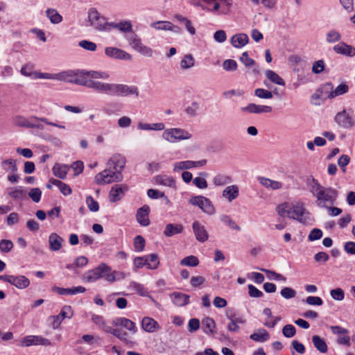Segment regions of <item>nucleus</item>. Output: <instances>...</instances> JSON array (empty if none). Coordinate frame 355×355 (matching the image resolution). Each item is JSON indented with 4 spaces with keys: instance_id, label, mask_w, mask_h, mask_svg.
I'll use <instances>...</instances> for the list:
<instances>
[{
    "instance_id": "nucleus-1",
    "label": "nucleus",
    "mask_w": 355,
    "mask_h": 355,
    "mask_svg": "<svg viewBox=\"0 0 355 355\" xmlns=\"http://www.w3.org/2000/svg\"><path fill=\"white\" fill-rule=\"evenodd\" d=\"M125 163L126 159L123 155H113L107 161L106 168L95 176V182L100 185L121 182L123 180L122 171Z\"/></svg>"
},
{
    "instance_id": "nucleus-2",
    "label": "nucleus",
    "mask_w": 355,
    "mask_h": 355,
    "mask_svg": "<svg viewBox=\"0 0 355 355\" xmlns=\"http://www.w3.org/2000/svg\"><path fill=\"white\" fill-rule=\"evenodd\" d=\"M306 184L310 192L317 199V205L320 207L327 208V204L332 205L334 204L338 192L331 187H324L313 176L306 179Z\"/></svg>"
},
{
    "instance_id": "nucleus-3",
    "label": "nucleus",
    "mask_w": 355,
    "mask_h": 355,
    "mask_svg": "<svg viewBox=\"0 0 355 355\" xmlns=\"http://www.w3.org/2000/svg\"><path fill=\"white\" fill-rule=\"evenodd\" d=\"M116 273L115 271H112L111 267L105 263H101L95 268L87 272L84 277L89 282L104 278L106 281L113 283L116 279Z\"/></svg>"
},
{
    "instance_id": "nucleus-4",
    "label": "nucleus",
    "mask_w": 355,
    "mask_h": 355,
    "mask_svg": "<svg viewBox=\"0 0 355 355\" xmlns=\"http://www.w3.org/2000/svg\"><path fill=\"white\" fill-rule=\"evenodd\" d=\"M92 320L98 325L106 333L112 334L114 336L121 340L125 344H128L130 340L128 338V334L119 328H113L105 322L102 316L98 315H92Z\"/></svg>"
},
{
    "instance_id": "nucleus-5",
    "label": "nucleus",
    "mask_w": 355,
    "mask_h": 355,
    "mask_svg": "<svg viewBox=\"0 0 355 355\" xmlns=\"http://www.w3.org/2000/svg\"><path fill=\"white\" fill-rule=\"evenodd\" d=\"M289 218L297 220L304 225H308L312 221L311 214L302 202H297L292 205L290 207Z\"/></svg>"
},
{
    "instance_id": "nucleus-6",
    "label": "nucleus",
    "mask_w": 355,
    "mask_h": 355,
    "mask_svg": "<svg viewBox=\"0 0 355 355\" xmlns=\"http://www.w3.org/2000/svg\"><path fill=\"white\" fill-rule=\"evenodd\" d=\"M88 21L90 26L98 31H110V22H107L106 18L102 16L94 8H90L88 11Z\"/></svg>"
},
{
    "instance_id": "nucleus-7",
    "label": "nucleus",
    "mask_w": 355,
    "mask_h": 355,
    "mask_svg": "<svg viewBox=\"0 0 355 355\" xmlns=\"http://www.w3.org/2000/svg\"><path fill=\"white\" fill-rule=\"evenodd\" d=\"M162 138L170 143H176L191 139V134L182 128H172L164 130Z\"/></svg>"
},
{
    "instance_id": "nucleus-8",
    "label": "nucleus",
    "mask_w": 355,
    "mask_h": 355,
    "mask_svg": "<svg viewBox=\"0 0 355 355\" xmlns=\"http://www.w3.org/2000/svg\"><path fill=\"white\" fill-rule=\"evenodd\" d=\"M189 202L193 206L198 207L204 213L208 215H213L216 212L211 201L205 196H193L189 199Z\"/></svg>"
},
{
    "instance_id": "nucleus-9",
    "label": "nucleus",
    "mask_w": 355,
    "mask_h": 355,
    "mask_svg": "<svg viewBox=\"0 0 355 355\" xmlns=\"http://www.w3.org/2000/svg\"><path fill=\"white\" fill-rule=\"evenodd\" d=\"M139 94V92L137 87L135 85L112 83L111 96L125 97L130 95H135L136 97H138Z\"/></svg>"
},
{
    "instance_id": "nucleus-10",
    "label": "nucleus",
    "mask_w": 355,
    "mask_h": 355,
    "mask_svg": "<svg viewBox=\"0 0 355 355\" xmlns=\"http://www.w3.org/2000/svg\"><path fill=\"white\" fill-rule=\"evenodd\" d=\"M335 122L344 129H352L355 125L353 116L347 112L345 110L336 114L334 118Z\"/></svg>"
},
{
    "instance_id": "nucleus-11",
    "label": "nucleus",
    "mask_w": 355,
    "mask_h": 355,
    "mask_svg": "<svg viewBox=\"0 0 355 355\" xmlns=\"http://www.w3.org/2000/svg\"><path fill=\"white\" fill-rule=\"evenodd\" d=\"M0 280H2L5 282H8L19 289L26 288L30 284L29 279L24 275H0Z\"/></svg>"
},
{
    "instance_id": "nucleus-12",
    "label": "nucleus",
    "mask_w": 355,
    "mask_h": 355,
    "mask_svg": "<svg viewBox=\"0 0 355 355\" xmlns=\"http://www.w3.org/2000/svg\"><path fill=\"white\" fill-rule=\"evenodd\" d=\"M207 164V159H201L199 161H191V160H187V161H181L175 163L173 171L175 172L185 170V169H190L193 168H199L201 166H205Z\"/></svg>"
},
{
    "instance_id": "nucleus-13",
    "label": "nucleus",
    "mask_w": 355,
    "mask_h": 355,
    "mask_svg": "<svg viewBox=\"0 0 355 355\" xmlns=\"http://www.w3.org/2000/svg\"><path fill=\"white\" fill-rule=\"evenodd\" d=\"M128 190L126 184H115L112 187L109 193V199L112 202L119 201Z\"/></svg>"
},
{
    "instance_id": "nucleus-14",
    "label": "nucleus",
    "mask_w": 355,
    "mask_h": 355,
    "mask_svg": "<svg viewBox=\"0 0 355 355\" xmlns=\"http://www.w3.org/2000/svg\"><path fill=\"white\" fill-rule=\"evenodd\" d=\"M105 53L107 57L113 59L130 60L132 58V56L128 53L116 47H106Z\"/></svg>"
},
{
    "instance_id": "nucleus-15",
    "label": "nucleus",
    "mask_w": 355,
    "mask_h": 355,
    "mask_svg": "<svg viewBox=\"0 0 355 355\" xmlns=\"http://www.w3.org/2000/svg\"><path fill=\"white\" fill-rule=\"evenodd\" d=\"M243 112L250 114L270 113L272 112V107L268 105H257L255 103H249L247 106L241 108Z\"/></svg>"
},
{
    "instance_id": "nucleus-16",
    "label": "nucleus",
    "mask_w": 355,
    "mask_h": 355,
    "mask_svg": "<svg viewBox=\"0 0 355 355\" xmlns=\"http://www.w3.org/2000/svg\"><path fill=\"white\" fill-rule=\"evenodd\" d=\"M112 83L100 82L92 80L89 88L94 89L98 93L105 94L111 96Z\"/></svg>"
},
{
    "instance_id": "nucleus-17",
    "label": "nucleus",
    "mask_w": 355,
    "mask_h": 355,
    "mask_svg": "<svg viewBox=\"0 0 355 355\" xmlns=\"http://www.w3.org/2000/svg\"><path fill=\"white\" fill-rule=\"evenodd\" d=\"M112 324L116 327H124L132 334H135L137 331V328L135 323L125 318H116L112 320Z\"/></svg>"
},
{
    "instance_id": "nucleus-18",
    "label": "nucleus",
    "mask_w": 355,
    "mask_h": 355,
    "mask_svg": "<svg viewBox=\"0 0 355 355\" xmlns=\"http://www.w3.org/2000/svg\"><path fill=\"white\" fill-rule=\"evenodd\" d=\"M83 73V70H67L57 73V80L64 81L69 83H74V79Z\"/></svg>"
},
{
    "instance_id": "nucleus-19",
    "label": "nucleus",
    "mask_w": 355,
    "mask_h": 355,
    "mask_svg": "<svg viewBox=\"0 0 355 355\" xmlns=\"http://www.w3.org/2000/svg\"><path fill=\"white\" fill-rule=\"evenodd\" d=\"M150 207L147 205L139 208L137 211V220L142 226H148L150 224L149 214Z\"/></svg>"
},
{
    "instance_id": "nucleus-20",
    "label": "nucleus",
    "mask_w": 355,
    "mask_h": 355,
    "mask_svg": "<svg viewBox=\"0 0 355 355\" xmlns=\"http://www.w3.org/2000/svg\"><path fill=\"white\" fill-rule=\"evenodd\" d=\"M334 51L340 55L354 57L355 56V48L345 42H340L333 47Z\"/></svg>"
},
{
    "instance_id": "nucleus-21",
    "label": "nucleus",
    "mask_w": 355,
    "mask_h": 355,
    "mask_svg": "<svg viewBox=\"0 0 355 355\" xmlns=\"http://www.w3.org/2000/svg\"><path fill=\"white\" fill-rule=\"evenodd\" d=\"M193 230L197 240L200 242H205L208 239V234L205 227L201 225L198 221H195L193 223Z\"/></svg>"
},
{
    "instance_id": "nucleus-22",
    "label": "nucleus",
    "mask_w": 355,
    "mask_h": 355,
    "mask_svg": "<svg viewBox=\"0 0 355 355\" xmlns=\"http://www.w3.org/2000/svg\"><path fill=\"white\" fill-rule=\"evenodd\" d=\"M249 42L248 35L245 33H239L234 35L231 39L230 42L235 48L239 49L245 46Z\"/></svg>"
},
{
    "instance_id": "nucleus-23",
    "label": "nucleus",
    "mask_w": 355,
    "mask_h": 355,
    "mask_svg": "<svg viewBox=\"0 0 355 355\" xmlns=\"http://www.w3.org/2000/svg\"><path fill=\"white\" fill-rule=\"evenodd\" d=\"M239 195V189L237 185L232 184L227 186L223 191L222 196L229 202H232L238 198Z\"/></svg>"
},
{
    "instance_id": "nucleus-24",
    "label": "nucleus",
    "mask_w": 355,
    "mask_h": 355,
    "mask_svg": "<svg viewBox=\"0 0 355 355\" xmlns=\"http://www.w3.org/2000/svg\"><path fill=\"white\" fill-rule=\"evenodd\" d=\"M189 297L190 296L189 295L179 292H174L171 294V298L172 299L173 303L179 306L188 304L189 303Z\"/></svg>"
},
{
    "instance_id": "nucleus-25",
    "label": "nucleus",
    "mask_w": 355,
    "mask_h": 355,
    "mask_svg": "<svg viewBox=\"0 0 355 355\" xmlns=\"http://www.w3.org/2000/svg\"><path fill=\"white\" fill-rule=\"evenodd\" d=\"M141 327L143 329L147 332H154L159 329V325L154 319L145 317L141 321Z\"/></svg>"
},
{
    "instance_id": "nucleus-26",
    "label": "nucleus",
    "mask_w": 355,
    "mask_h": 355,
    "mask_svg": "<svg viewBox=\"0 0 355 355\" xmlns=\"http://www.w3.org/2000/svg\"><path fill=\"white\" fill-rule=\"evenodd\" d=\"M155 182L159 185L174 188L175 187V179L166 175H159L154 178Z\"/></svg>"
},
{
    "instance_id": "nucleus-27",
    "label": "nucleus",
    "mask_w": 355,
    "mask_h": 355,
    "mask_svg": "<svg viewBox=\"0 0 355 355\" xmlns=\"http://www.w3.org/2000/svg\"><path fill=\"white\" fill-rule=\"evenodd\" d=\"M259 182L267 189L277 190L282 187V183L264 177L258 178Z\"/></svg>"
},
{
    "instance_id": "nucleus-28",
    "label": "nucleus",
    "mask_w": 355,
    "mask_h": 355,
    "mask_svg": "<svg viewBox=\"0 0 355 355\" xmlns=\"http://www.w3.org/2000/svg\"><path fill=\"white\" fill-rule=\"evenodd\" d=\"M109 27L110 31L112 28L118 29L123 33H128L132 31V25L130 21H123L119 23L110 22Z\"/></svg>"
},
{
    "instance_id": "nucleus-29",
    "label": "nucleus",
    "mask_w": 355,
    "mask_h": 355,
    "mask_svg": "<svg viewBox=\"0 0 355 355\" xmlns=\"http://www.w3.org/2000/svg\"><path fill=\"white\" fill-rule=\"evenodd\" d=\"M312 343L315 349L322 354H324L328 351L327 345L322 338L318 335H314L312 337Z\"/></svg>"
},
{
    "instance_id": "nucleus-30",
    "label": "nucleus",
    "mask_w": 355,
    "mask_h": 355,
    "mask_svg": "<svg viewBox=\"0 0 355 355\" xmlns=\"http://www.w3.org/2000/svg\"><path fill=\"white\" fill-rule=\"evenodd\" d=\"M69 167L67 164H55L52 168L53 175L60 179H64L67 177Z\"/></svg>"
},
{
    "instance_id": "nucleus-31",
    "label": "nucleus",
    "mask_w": 355,
    "mask_h": 355,
    "mask_svg": "<svg viewBox=\"0 0 355 355\" xmlns=\"http://www.w3.org/2000/svg\"><path fill=\"white\" fill-rule=\"evenodd\" d=\"M250 338L256 342H265L270 338L269 333L264 329H260L250 336Z\"/></svg>"
},
{
    "instance_id": "nucleus-32",
    "label": "nucleus",
    "mask_w": 355,
    "mask_h": 355,
    "mask_svg": "<svg viewBox=\"0 0 355 355\" xmlns=\"http://www.w3.org/2000/svg\"><path fill=\"white\" fill-rule=\"evenodd\" d=\"M183 227L179 224H168L164 230V234L166 236H172L182 232Z\"/></svg>"
},
{
    "instance_id": "nucleus-33",
    "label": "nucleus",
    "mask_w": 355,
    "mask_h": 355,
    "mask_svg": "<svg viewBox=\"0 0 355 355\" xmlns=\"http://www.w3.org/2000/svg\"><path fill=\"white\" fill-rule=\"evenodd\" d=\"M46 15L53 24H60L62 21V15L54 8H48L46 10Z\"/></svg>"
},
{
    "instance_id": "nucleus-34",
    "label": "nucleus",
    "mask_w": 355,
    "mask_h": 355,
    "mask_svg": "<svg viewBox=\"0 0 355 355\" xmlns=\"http://www.w3.org/2000/svg\"><path fill=\"white\" fill-rule=\"evenodd\" d=\"M232 182V178L225 174H217L213 178V183L216 186H224Z\"/></svg>"
},
{
    "instance_id": "nucleus-35",
    "label": "nucleus",
    "mask_w": 355,
    "mask_h": 355,
    "mask_svg": "<svg viewBox=\"0 0 355 355\" xmlns=\"http://www.w3.org/2000/svg\"><path fill=\"white\" fill-rule=\"evenodd\" d=\"M266 78L272 83L284 86L285 85L284 80L275 71L270 69H268L265 72Z\"/></svg>"
},
{
    "instance_id": "nucleus-36",
    "label": "nucleus",
    "mask_w": 355,
    "mask_h": 355,
    "mask_svg": "<svg viewBox=\"0 0 355 355\" xmlns=\"http://www.w3.org/2000/svg\"><path fill=\"white\" fill-rule=\"evenodd\" d=\"M174 18L179 22L183 24L185 26V28H187V30L188 31V32L193 35L196 34V29L195 28L192 26L191 24V21L188 19L187 17L181 15H175Z\"/></svg>"
},
{
    "instance_id": "nucleus-37",
    "label": "nucleus",
    "mask_w": 355,
    "mask_h": 355,
    "mask_svg": "<svg viewBox=\"0 0 355 355\" xmlns=\"http://www.w3.org/2000/svg\"><path fill=\"white\" fill-rule=\"evenodd\" d=\"M83 73H86L87 77H89L92 78L91 80H94V79L107 80L110 77V75L105 71L83 70Z\"/></svg>"
},
{
    "instance_id": "nucleus-38",
    "label": "nucleus",
    "mask_w": 355,
    "mask_h": 355,
    "mask_svg": "<svg viewBox=\"0 0 355 355\" xmlns=\"http://www.w3.org/2000/svg\"><path fill=\"white\" fill-rule=\"evenodd\" d=\"M127 40L129 42V44L132 46L133 49L136 51H138L141 46L144 44L141 42V39L139 36L135 33H132L127 37Z\"/></svg>"
},
{
    "instance_id": "nucleus-39",
    "label": "nucleus",
    "mask_w": 355,
    "mask_h": 355,
    "mask_svg": "<svg viewBox=\"0 0 355 355\" xmlns=\"http://www.w3.org/2000/svg\"><path fill=\"white\" fill-rule=\"evenodd\" d=\"M202 329L205 333L206 334H213L214 329L215 328L216 323L214 320L209 318L207 317L202 321Z\"/></svg>"
},
{
    "instance_id": "nucleus-40",
    "label": "nucleus",
    "mask_w": 355,
    "mask_h": 355,
    "mask_svg": "<svg viewBox=\"0 0 355 355\" xmlns=\"http://www.w3.org/2000/svg\"><path fill=\"white\" fill-rule=\"evenodd\" d=\"M146 266L150 269H156L159 265V259L157 254H150L145 257Z\"/></svg>"
},
{
    "instance_id": "nucleus-41",
    "label": "nucleus",
    "mask_w": 355,
    "mask_h": 355,
    "mask_svg": "<svg viewBox=\"0 0 355 355\" xmlns=\"http://www.w3.org/2000/svg\"><path fill=\"white\" fill-rule=\"evenodd\" d=\"M1 167L6 171H12V173L17 171L16 161L12 159L3 160L1 162Z\"/></svg>"
},
{
    "instance_id": "nucleus-42",
    "label": "nucleus",
    "mask_w": 355,
    "mask_h": 355,
    "mask_svg": "<svg viewBox=\"0 0 355 355\" xmlns=\"http://www.w3.org/2000/svg\"><path fill=\"white\" fill-rule=\"evenodd\" d=\"M180 264L182 266L195 267L199 264V260L196 256L190 255L182 259L180 261Z\"/></svg>"
},
{
    "instance_id": "nucleus-43",
    "label": "nucleus",
    "mask_w": 355,
    "mask_h": 355,
    "mask_svg": "<svg viewBox=\"0 0 355 355\" xmlns=\"http://www.w3.org/2000/svg\"><path fill=\"white\" fill-rule=\"evenodd\" d=\"M348 86L346 84H340L336 87V88L332 91L328 96L329 98H333L336 96H340L347 92Z\"/></svg>"
},
{
    "instance_id": "nucleus-44",
    "label": "nucleus",
    "mask_w": 355,
    "mask_h": 355,
    "mask_svg": "<svg viewBox=\"0 0 355 355\" xmlns=\"http://www.w3.org/2000/svg\"><path fill=\"white\" fill-rule=\"evenodd\" d=\"M171 21H157L150 24V27L157 31H168Z\"/></svg>"
},
{
    "instance_id": "nucleus-45",
    "label": "nucleus",
    "mask_w": 355,
    "mask_h": 355,
    "mask_svg": "<svg viewBox=\"0 0 355 355\" xmlns=\"http://www.w3.org/2000/svg\"><path fill=\"white\" fill-rule=\"evenodd\" d=\"M340 40L341 35L336 30H331L327 33L326 40L328 43H335Z\"/></svg>"
},
{
    "instance_id": "nucleus-46",
    "label": "nucleus",
    "mask_w": 355,
    "mask_h": 355,
    "mask_svg": "<svg viewBox=\"0 0 355 355\" xmlns=\"http://www.w3.org/2000/svg\"><path fill=\"white\" fill-rule=\"evenodd\" d=\"M194 65V58L191 54H187L180 62V67L183 69H187Z\"/></svg>"
},
{
    "instance_id": "nucleus-47",
    "label": "nucleus",
    "mask_w": 355,
    "mask_h": 355,
    "mask_svg": "<svg viewBox=\"0 0 355 355\" xmlns=\"http://www.w3.org/2000/svg\"><path fill=\"white\" fill-rule=\"evenodd\" d=\"M220 220L224 224L228 225L233 230H239V227L236 225V222L233 220L231 217L228 215L223 214L220 216Z\"/></svg>"
},
{
    "instance_id": "nucleus-48",
    "label": "nucleus",
    "mask_w": 355,
    "mask_h": 355,
    "mask_svg": "<svg viewBox=\"0 0 355 355\" xmlns=\"http://www.w3.org/2000/svg\"><path fill=\"white\" fill-rule=\"evenodd\" d=\"M85 201L89 211L92 212H96L99 210L98 202L95 200L91 196H87Z\"/></svg>"
},
{
    "instance_id": "nucleus-49",
    "label": "nucleus",
    "mask_w": 355,
    "mask_h": 355,
    "mask_svg": "<svg viewBox=\"0 0 355 355\" xmlns=\"http://www.w3.org/2000/svg\"><path fill=\"white\" fill-rule=\"evenodd\" d=\"M86 76V73L79 74V76H77L76 79H74V84L89 88L92 80H87Z\"/></svg>"
},
{
    "instance_id": "nucleus-50",
    "label": "nucleus",
    "mask_w": 355,
    "mask_h": 355,
    "mask_svg": "<svg viewBox=\"0 0 355 355\" xmlns=\"http://www.w3.org/2000/svg\"><path fill=\"white\" fill-rule=\"evenodd\" d=\"M8 195L13 199L21 200L26 196V192L21 188H15L10 191Z\"/></svg>"
},
{
    "instance_id": "nucleus-51",
    "label": "nucleus",
    "mask_w": 355,
    "mask_h": 355,
    "mask_svg": "<svg viewBox=\"0 0 355 355\" xmlns=\"http://www.w3.org/2000/svg\"><path fill=\"white\" fill-rule=\"evenodd\" d=\"M254 95L260 98L270 99L272 98V93L265 89L258 88L254 91Z\"/></svg>"
},
{
    "instance_id": "nucleus-52",
    "label": "nucleus",
    "mask_w": 355,
    "mask_h": 355,
    "mask_svg": "<svg viewBox=\"0 0 355 355\" xmlns=\"http://www.w3.org/2000/svg\"><path fill=\"white\" fill-rule=\"evenodd\" d=\"M147 195L151 199H158L161 198H164L167 202L169 201L164 192L159 191L158 190L156 189H148L147 191Z\"/></svg>"
},
{
    "instance_id": "nucleus-53",
    "label": "nucleus",
    "mask_w": 355,
    "mask_h": 355,
    "mask_svg": "<svg viewBox=\"0 0 355 355\" xmlns=\"http://www.w3.org/2000/svg\"><path fill=\"white\" fill-rule=\"evenodd\" d=\"M78 45L81 48L89 51H95L97 48V46L94 42L86 40L79 42Z\"/></svg>"
},
{
    "instance_id": "nucleus-54",
    "label": "nucleus",
    "mask_w": 355,
    "mask_h": 355,
    "mask_svg": "<svg viewBox=\"0 0 355 355\" xmlns=\"http://www.w3.org/2000/svg\"><path fill=\"white\" fill-rule=\"evenodd\" d=\"M282 334L286 338H292L296 334V329L293 324H286L282 329Z\"/></svg>"
},
{
    "instance_id": "nucleus-55",
    "label": "nucleus",
    "mask_w": 355,
    "mask_h": 355,
    "mask_svg": "<svg viewBox=\"0 0 355 355\" xmlns=\"http://www.w3.org/2000/svg\"><path fill=\"white\" fill-rule=\"evenodd\" d=\"M34 78L35 79L57 80V73L35 72L34 73Z\"/></svg>"
},
{
    "instance_id": "nucleus-56",
    "label": "nucleus",
    "mask_w": 355,
    "mask_h": 355,
    "mask_svg": "<svg viewBox=\"0 0 355 355\" xmlns=\"http://www.w3.org/2000/svg\"><path fill=\"white\" fill-rule=\"evenodd\" d=\"M223 67L225 71H233L237 68V63L235 60L227 59L223 62Z\"/></svg>"
},
{
    "instance_id": "nucleus-57",
    "label": "nucleus",
    "mask_w": 355,
    "mask_h": 355,
    "mask_svg": "<svg viewBox=\"0 0 355 355\" xmlns=\"http://www.w3.org/2000/svg\"><path fill=\"white\" fill-rule=\"evenodd\" d=\"M281 295L285 299H291L296 295V291L290 287H284L282 289Z\"/></svg>"
},
{
    "instance_id": "nucleus-58",
    "label": "nucleus",
    "mask_w": 355,
    "mask_h": 355,
    "mask_svg": "<svg viewBox=\"0 0 355 355\" xmlns=\"http://www.w3.org/2000/svg\"><path fill=\"white\" fill-rule=\"evenodd\" d=\"M28 196L33 202H38L41 199L42 191L39 188H33L29 191Z\"/></svg>"
},
{
    "instance_id": "nucleus-59",
    "label": "nucleus",
    "mask_w": 355,
    "mask_h": 355,
    "mask_svg": "<svg viewBox=\"0 0 355 355\" xmlns=\"http://www.w3.org/2000/svg\"><path fill=\"white\" fill-rule=\"evenodd\" d=\"M248 294L251 297H261L263 295V293L261 291L257 288L254 286L252 284L248 285Z\"/></svg>"
},
{
    "instance_id": "nucleus-60",
    "label": "nucleus",
    "mask_w": 355,
    "mask_h": 355,
    "mask_svg": "<svg viewBox=\"0 0 355 355\" xmlns=\"http://www.w3.org/2000/svg\"><path fill=\"white\" fill-rule=\"evenodd\" d=\"M290 207L286 203L282 204L277 207V211L279 216H287L289 218Z\"/></svg>"
},
{
    "instance_id": "nucleus-61",
    "label": "nucleus",
    "mask_w": 355,
    "mask_h": 355,
    "mask_svg": "<svg viewBox=\"0 0 355 355\" xmlns=\"http://www.w3.org/2000/svg\"><path fill=\"white\" fill-rule=\"evenodd\" d=\"M33 340V345H41L44 346L50 345L51 341L45 338H43L40 336H32V338Z\"/></svg>"
},
{
    "instance_id": "nucleus-62",
    "label": "nucleus",
    "mask_w": 355,
    "mask_h": 355,
    "mask_svg": "<svg viewBox=\"0 0 355 355\" xmlns=\"http://www.w3.org/2000/svg\"><path fill=\"white\" fill-rule=\"evenodd\" d=\"M240 60L247 67H250L254 65L255 63V61L249 57L248 53L247 51L242 53Z\"/></svg>"
},
{
    "instance_id": "nucleus-63",
    "label": "nucleus",
    "mask_w": 355,
    "mask_h": 355,
    "mask_svg": "<svg viewBox=\"0 0 355 355\" xmlns=\"http://www.w3.org/2000/svg\"><path fill=\"white\" fill-rule=\"evenodd\" d=\"M322 236V232L321 230L318 228H314L311 231L309 234L308 239L309 241H314L315 240H318Z\"/></svg>"
},
{
    "instance_id": "nucleus-64",
    "label": "nucleus",
    "mask_w": 355,
    "mask_h": 355,
    "mask_svg": "<svg viewBox=\"0 0 355 355\" xmlns=\"http://www.w3.org/2000/svg\"><path fill=\"white\" fill-rule=\"evenodd\" d=\"M199 109V103L197 102H193L191 105L186 108V112L191 116H195L197 115V112Z\"/></svg>"
}]
</instances>
